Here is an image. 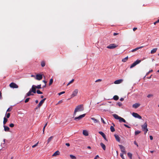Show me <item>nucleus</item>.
Instances as JSON below:
<instances>
[{
    "label": "nucleus",
    "mask_w": 159,
    "mask_h": 159,
    "mask_svg": "<svg viewBox=\"0 0 159 159\" xmlns=\"http://www.w3.org/2000/svg\"><path fill=\"white\" fill-rule=\"evenodd\" d=\"M84 110V107L83 105L81 104L78 105L76 107L74 113L73 114V116H75L76 115L77 112L82 111Z\"/></svg>",
    "instance_id": "nucleus-1"
},
{
    "label": "nucleus",
    "mask_w": 159,
    "mask_h": 159,
    "mask_svg": "<svg viewBox=\"0 0 159 159\" xmlns=\"http://www.w3.org/2000/svg\"><path fill=\"white\" fill-rule=\"evenodd\" d=\"M113 116L115 119H117V120H119V121L120 122H122L124 123H126V121L125 119H124V118H122V117L119 116L117 114H113Z\"/></svg>",
    "instance_id": "nucleus-2"
},
{
    "label": "nucleus",
    "mask_w": 159,
    "mask_h": 159,
    "mask_svg": "<svg viewBox=\"0 0 159 159\" xmlns=\"http://www.w3.org/2000/svg\"><path fill=\"white\" fill-rule=\"evenodd\" d=\"M142 130L144 132V134L148 131V129L147 128V124L146 122L144 124L141 126Z\"/></svg>",
    "instance_id": "nucleus-3"
},
{
    "label": "nucleus",
    "mask_w": 159,
    "mask_h": 159,
    "mask_svg": "<svg viewBox=\"0 0 159 159\" xmlns=\"http://www.w3.org/2000/svg\"><path fill=\"white\" fill-rule=\"evenodd\" d=\"M118 45L114 43L111 44L108 46L107 48L108 49H112L117 47Z\"/></svg>",
    "instance_id": "nucleus-4"
},
{
    "label": "nucleus",
    "mask_w": 159,
    "mask_h": 159,
    "mask_svg": "<svg viewBox=\"0 0 159 159\" xmlns=\"http://www.w3.org/2000/svg\"><path fill=\"white\" fill-rule=\"evenodd\" d=\"M141 61V60H137L134 62L132 64H131V66L130 67V68H132L133 67H134L137 65Z\"/></svg>",
    "instance_id": "nucleus-5"
},
{
    "label": "nucleus",
    "mask_w": 159,
    "mask_h": 159,
    "mask_svg": "<svg viewBox=\"0 0 159 159\" xmlns=\"http://www.w3.org/2000/svg\"><path fill=\"white\" fill-rule=\"evenodd\" d=\"M85 114H84L82 115H80L78 117H75L74 119V120L77 121L81 119L82 118L84 117L85 116Z\"/></svg>",
    "instance_id": "nucleus-6"
},
{
    "label": "nucleus",
    "mask_w": 159,
    "mask_h": 159,
    "mask_svg": "<svg viewBox=\"0 0 159 159\" xmlns=\"http://www.w3.org/2000/svg\"><path fill=\"white\" fill-rule=\"evenodd\" d=\"M78 92V89H75L72 93V94L71 95V98H73L77 95Z\"/></svg>",
    "instance_id": "nucleus-7"
},
{
    "label": "nucleus",
    "mask_w": 159,
    "mask_h": 159,
    "mask_svg": "<svg viewBox=\"0 0 159 159\" xmlns=\"http://www.w3.org/2000/svg\"><path fill=\"white\" fill-rule=\"evenodd\" d=\"M10 87L12 88H18V86L15 83H11L9 85Z\"/></svg>",
    "instance_id": "nucleus-8"
},
{
    "label": "nucleus",
    "mask_w": 159,
    "mask_h": 159,
    "mask_svg": "<svg viewBox=\"0 0 159 159\" xmlns=\"http://www.w3.org/2000/svg\"><path fill=\"white\" fill-rule=\"evenodd\" d=\"M132 115L135 118H137L140 119H142L141 116L137 113L133 112L132 114Z\"/></svg>",
    "instance_id": "nucleus-9"
},
{
    "label": "nucleus",
    "mask_w": 159,
    "mask_h": 159,
    "mask_svg": "<svg viewBox=\"0 0 159 159\" xmlns=\"http://www.w3.org/2000/svg\"><path fill=\"white\" fill-rule=\"evenodd\" d=\"M43 78L42 75L40 74H37L36 75L35 79L38 80H41Z\"/></svg>",
    "instance_id": "nucleus-10"
},
{
    "label": "nucleus",
    "mask_w": 159,
    "mask_h": 159,
    "mask_svg": "<svg viewBox=\"0 0 159 159\" xmlns=\"http://www.w3.org/2000/svg\"><path fill=\"white\" fill-rule=\"evenodd\" d=\"M119 146L121 150V151L123 153L125 154V148L122 145H119Z\"/></svg>",
    "instance_id": "nucleus-11"
},
{
    "label": "nucleus",
    "mask_w": 159,
    "mask_h": 159,
    "mask_svg": "<svg viewBox=\"0 0 159 159\" xmlns=\"http://www.w3.org/2000/svg\"><path fill=\"white\" fill-rule=\"evenodd\" d=\"M46 100V98H44L41 100L38 105V107H40Z\"/></svg>",
    "instance_id": "nucleus-12"
},
{
    "label": "nucleus",
    "mask_w": 159,
    "mask_h": 159,
    "mask_svg": "<svg viewBox=\"0 0 159 159\" xmlns=\"http://www.w3.org/2000/svg\"><path fill=\"white\" fill-rule=\"evenodd\" d=\"M98 133L102 136V137L105 140H106V141H107V139L106 138V135L102 132L99 131L98 132Z\"/></svg>",
    "instance_id": "nucleus-13"
},
{
    "label": "nucleus",
    "mask_w": 159,
    "mask_h": 159,
    "mask_svg": "<svg viewBox=\"0 0 159 159\" xmlns=\"http://www.w3.org/2000/svg\"><path fill=\"white\" fill-rule=\"evenodd\" d=\"M36 88L35 87V85H33L32 86L31 89V92L34 93H36Z\"/></svg>",
    "instance_id": "nucleus-14"
},
{
    "label": "nucleus",
    "mask_w": 159,
    "mask_h": 159,
    "mask_svg": "<svg viewBox=\"0 0 159 159\" xmlns=\"http://www.w3.org/2000/svg\"><path fill=\"white\" fill-rule=\"evenodd\" d=\"M140 105V104L139 103H135L133 105L132 107L133 108L136 109L139 107Z\"/></svg>",
    "instance_id": "nucleus-15"
},
{
    "label": "nucleus",
    "mask_w": 159,
    "mask_h": 159,
    "mask_svg": "<svg viewBox=\"0 0 159 159\" xmlns=\"http://www.w3.org/2000/svg\"><path fill=\"white\" fill-rule=\"evenodd\" d=\"M123 81L122 79H119L116 80L114 82V83L116 84H118L121 83Z\"/></svg>",
    "instance_id": "nucleus-16"
},
{
    "label": "nucleus",
    "mask_w": 159,
    "mask_h": 159,
    "mask_svg": "<svg viewBox=\"0 0 159 159\" xmlns=\"http://www.w3.org/2000/svg\"><path fill=\"white\" fill-rule=\"evenodd\" d=\"M114 136H115V137L116 140L118 142H120V137H119V136L118 135H117L116 134H114Z\"/></svg>",
    "instance_id": "nucleus-17"
},
{
    "label": "nucleus",
    "mask_w": 159,
    "mask_h": 159,
    "mask_svg": "<svg viewBox=\"0 0 159 159\" xmlns=\"http://www.w3.org/2000/svg\"><path fill=\"white\" fill-rule=\"evenodd\" d=\"M31 92H32L31 91V89H30L29 91L26 93V95L25 97H27V96H29L30 95H33V94H31Z\"/></svg>",
    "instance_id": "nucleus-18"
},
{
    "label": "nucleus",
    "mask_w": 159,
    "mask_h": 159,
    "mask_svg": "<svg viewBox=\"0 0 159 159\" xmlns=\"http://www.w3.org/2000/svg\"><path fill=\"white\" fill-rule=\"evenodd\" d=\"M3 126L4 128V130L5 131L7 132L9 131L10 128L8 127L5 125H3Z\"/></svg>",
    "instance_id": "nucleus-19"
},
{
    "label": "nucleus",
    "mask_w": 159,
    "mask_h": 159,
    "mask_svg": "<svg viewBox=\"0 0 159 159\" xmlns=\"http://www.w3.org/2000/svg\"><path fill=\"white\" fill-rule=\"evenodd\" d=\"M83 134L84 135H85V136H87L89 135L88 132L86 130H83Z\"/></svg>",
    "instance_id": "nucleus-20"
},
{
    "label": "nucleus",
    "mask_w": 159,
    "mask_h": 159,
    "mask_svg": "<svg viewBox=\"0 0 159 159\" xmlns=\"http://www.w3.org/2000/svg\"><path fill=\"white\" fill-rule=\"evenodd\" d=\"M143 46H141V47L136 48H135L134 49H132L131 51V52H134V51H137V50L143 48Z\"/></svg>",
    "instance_id": "nucleus-21"
},
{
    "label": "nucleus",
    "mask_w": 159,
    "mask_h": 159,
    "mask_svg": "<svg viewBox=\"0 0 159 159\" xmlns=\"http://www.w3.org/2000/svg\"><path fill=\"white\" fill-rule=\"evenodd\" d=\"M60 152L58 151H56L52 155V156H56L57 155H59Z\"/></svg>",
    "instance_id": "nucleus-22"
},
{
    "label": "nucleus",
    "mask_w": 159,
    "mask_h": 159,
    "mask_svg": "<svg viewBox=\"0 0 159 159\" xmlns=\"http://www.w3.org/2000/svg\"><path fill=\"white\" fill-rule=\"evenodd\" d=\"M100 145L101 146V147L103 148V149L104 150H106V146H105V145L102 143H100Z\"/></svg>",
    "instance_id": "nucleus-23"
},
{
    "label": "nucleus",
    "mask_w": 159,
    "mask_h": 159,
    "mask_svg": "<svg viewBox=\"0 0 159 159\" xmlns=\"http://www.w3.org/2000/svg\"><path fill=\"white\" fill-rule=\"evenodd\" d=\"M53 138V136H51L47 140V144H48L50 141H52Z\"/></svg>",
    "instance_id": "nucleus-24"
},
{
    "label": "nucleus",
    "mask_w": 159,
    "mask_h": 159,
    "mask_svg": "<svg viewBox=\"0 0 159 159\" xmlns=\"http://www.w3.org/2000/svg\"><path fill=\"white\" fill-rule=\"evenodd\" d=\"M157 48H153L152 50L151 51V54H153L154 53L156 52L157 50Z\"/></svg>",
    "instance_id": "nucleus-25"
},
{
    "label": "nucleus",
    "mask_w": 159,
    "mask_h": 159,
    "mask_svg": "<svg viewBox=\"0 0 159 159\" xmlns=\"http://www.w3.org/2000/svg\"><path fill=\"white\" fill-rule=\"evenodd\" d=\"M7 120H8L7 119V118H6L5 117L4 118V119H3V125H5V124H6V123L7 122Z\"/></svg>",
    "instance_id": "nucleus-26"
},
{
    "label": "nucleus",
    "mask_w": 159,
    "mask_h": 159,
    "mask_svg": "<svg viewBox=\"0 0 159 159\" xmlns=\"http://www.w3.org/2000/svg\"><path fill=\"white\" fill-rule=\"evenodd\" d=\"M91 119L92 120H93L94 123H97L99 122L98 120L95 119V118L93 117L91 118Z\"/></svg>",
    "instance_id": "nucleus-27"
},
{
    "label": "nucleus",
    "mask_w": 159,
    "mask_h": 159,
    "mask_svg": "<svg viewBox=\"0 0 159 159\" xmlns=\"http://www.w3.org/2000/svg\"><path fill=\"white\" fill-rule=\"evenodd\" d=\"M127 155L128 157L130 158V159H132V153L130 152H128L127 153Z\"/></svg>",
    "instance_id": "nucleus-28"
},
{
    "label": "nucleus",
    "mask_w": 159,
    "mask_h": 159,
    "mask_svg": "<svg viewBox=\"0 0 159 159\" xmlns=\"http://www.w3.org/2000/svg\"><path fill=\"white\" fill-rule=\"evenodd\" d=\"M113 98L114 100L116 101L118 99L119 97L117 95H115L114 96Z\"/></svg>",
    "instance_id": "nucleus-29"
},
{
    "label": "nucleus",
    "mask_w": 159,
    "mask_h": 159,
    "mask_svg": "<svg viewBox=\"0 0 159 159\" xmlns=\"http://www.w3.org/2000/svg\"><path fill=\"white\" fill-rule=\"evenodd\" d=\"M128 58V56L126 57L125 58L123 59L122 60V61H123V62H125L127 61Z\"/></svg>",
    "instance_id": "nucleus-30"
},
{
    "label": "nucleus",
    "mask_w": 159,
    "mask_h": 159,
    "mask_svg": "<svg viewBox=\"0 0 159 159\" xmlns=\"http://www.w3.org/2000/svg\"><path fill=\"white\" fill-rule=\"evenodd\" d=\"M110 129H111V131L112 132H114L115 131V128H114V127L112 126H111V127H110Z\"/></svg>",
    "instance_id": "nucleus-31"
},
{
    "label": "nucleus",
    "mask_w": 159,
    "mask_h": 159,
    "mask_svg": "<svg viewBox=\"0 0 159 159\" xmlns=\"http://www.w3.org/2000/svg\"><path fill=\"white\" fill-rule=\"evenodd\" d=\"M45 63L44 61H42L41 62V66L43 67H44L45 66Z\"/></svg>",
    "instance_id": "nucleus-32"
},
{
    "label": "nucleus",
    "mask_w": 159,
    "mask_h": 159,
    "mask_svg": "<svg viewBox=\"0 0 159 159\" xmlns=\"http://www.w3.org/2000/svg\"><path fill=\"white\" fill-rule=\"evenodd\" d=\"M53 82V80L52 78L50 80V81H49V85H51L52 84Z\"/></svg>",
    "instance_id": "nucleus-33"
},
{
    "label": "nucleus",
    "mask_w": 159,
    "mask_h": 159,
    "mask_svg": "<svg viewBox=\"0 0 159 159\" xmlns=\"http://www.w3.org/2000/svg\"><path fill=\"white\" fill-rule=\"evenodd\" d=\"M70 157L72 159H76V157L75 156H74L72 155H70Z\"/></svg>",
    "instance_id": "nucleus-34"
},
{
    "label": "nucleus",
    "mask_w": 159,
    "mask_h": 159,
    "mask_svg": "<svg viewBox=\"0 0 159 159\" xmlns=\"http://www.w3.org/2000/svg\"><path fill=\"white\" fill-rule=\"evenodd\" d=\"M35 87L36 88L38 89H40L41 88V84L38 85L37 86H35Z\"/></svg>",
    "instance_id": "nucleus-35"
},
{
    "label": "nucleus",
    "mask_w": 159,
    "mask_h": 159,
    "mask_svg": "<svg viewBox=\"0 0 159 159\" xmlns=\"http://www.w3.org/2000/svg\"><path fill=\"white\" fill-rule=\"evenodd\" d=\"M140 132H141L140 131H139V130L136 131L135 132V135H137L139 134L140 133Z\"/></svg>",
    "instance_id": "nucleus-36"
},
{
    "label": "nucleus",
    "mask_w": 159,
    "mask_h": 159,
    "mask_svg": "<svg viewBox=\"0 0 159 159\" xmlns=\"http://www.w3.org/2000/svg\"><path fill=\"white\" fill-rule=\"evenodd\" d=\"M37 93L38 94H42L43 93L41 92L39 90H38L36 91Z\"/></svg>",
    "instance_id": "nucleus-37"
},
{
    "label": "nucleus",
    "mask_w": 159,
    "mask_h": 159,
    "mask_svg": "<svg viewBox=\"0 0 159 159\" xmlns=\"http://www.w3.org/2000/svg\"><path fill=\"white\" fill-rule=\"evenodd\" d=\"M39 143V142H38L36 144H35L33 145L32 146V147L33 148H34L35 147H36L38 145V144Z\"/></svg>",
    "instance_id": "nucleus-38"
},
{
    "label": "nucleus",
    "mask_w": 159,
    "mask_h": 159,
    "mask_svg": "<svg viewBox=\"0 0 159 159\" xmlns=\"http://www.w3.org/2000/svg\"><path fill=\"white\" fill-rule=\"evenodd\" d=\"M30 99V98H26V99L25 100V103H27V102L29 101V100Z\"/></svg>",
    "instance_id": "nucleus-39"
},
{
    "label": "nucleus",
    "mask_w": 159,
    "mask_h": 159,
    "mask_svg": "<svg viewBox=\"0 0 159 159\" xmlns=\"http://www.w3.org/2000/svg\"><path fill=\"white\" fill-rule=\"evenodd\" d=\"M65 93V92L62 91V92H60L59 93H58V94L59 95H60L63 94H64Z\"/></svg>",
    "instance_id": "nucleus-40"
},
{
    "label": "nucleus",
    "mask_w": 159,
    "mask_h": 159,
    "mask_svg": "<svg viewBox=\"0 0 159 159\" xmlns=\"http://www.w3.org/2000/svg\"><path fill=\"white\" fill-rule=\"evenodd\" d=\"M117 104L120 107L122 105V103L120 102H118L117 103Z\"/></svg>",
    "instance_id": "nucleus-41"
},
{
    "label": "nucleus",
    "mask_w": 159,
    "mask_h": 159,
    "mask_svg": "<svg viewBox=\"0 0 159 159\" xmlns=\"http://www.w3.org/2000/svg\"><path fill=\"white\" fill-rule=\"evenodd\" d=\"M14 124L13 123H11L9 125V126L11 127L12 128L14 126Z\"/></svg>",
    "instance_id": "nucleus-42"
},
{
    "label": "nucleus",
    "mask_w": 159,
    "mask_h": 159,
    "mask_svg": "<svg viewBox=\"0 0 159 159\" xmlns=\"http://www.w3.org/2000/svg\"><path fill=\"white\" fill-rule=\"evenodd\" d=\"M124 153H121L120 154V156L123 159H124V156H123V154Z\"/></svg>",
    "instance_id": "nucleus-43"
},
{
    "label": "nucleus",
    "mask_w": 159,
    "mask_h": 159,
    "mask_svg": "<svg viewBox=\"0 0 159 159\" xmlns=\"http://www.w3.org/2000/svg\"><path fill=\"white\" fill-rule=\"evenodd\" d=\"M153 96V95L152 94H148L147 96V97L148 98H149L151 97H152Z\"/></svg>",
    "instance_id": "nucleus-44"
},
{
    "label": "nucleus",
    "mask_w": 159,
    "mask_h": 159,
    "mask_svg": "<svg viewBox=\"0 0 159 159\" xmlns=\"http://www.w3.org/2000/svg\"><path fill=\"white\" fill-rule=\"evenodd\" d=\"M10 116V113H8L7 114V118H9Z\"/></svg>",
    "instance_id": "nucleus-45"
},
{
    "label": "nucleus",
    "mask_w": 159,
    "mask_h": 159,
    "mask_svg": "<svg viewBox=\"0 0 159 159\" xmlns=\"http://www.w3.org/2000/svg\"><path fill=\"white\" fill-rule=\"evenodd\" d=\"M158 22H159V19H158L157 21H156V22H155L154 23V25H155Z\"/></svg>",
    "instance_id": "nucleus-46"
},
{
    "label": "nucleus",
    "mask_w": 159,
    "mask_h": 159,
    "mask_svg": "<svg viewBox=\"0 0 159 159\" xmlns=\"http://www.w3.org/2000/svg\"><path fill=\"white\" fill-rule=\"evenodd\" d=\"M124 125L125 126V127H127L128 128H130V126H128V125H127L126 124H124Z\"/></svg>",
    "instance_id": "nucleus-47"
},
{
    "label": "nucleus",
    "mask_w": 159,
    "mask_h": 159,
    "mask_svg": "<svg viewBox=\"0 0 159 159\" xmlns=\"http://www.w3.org/2000/svg\"><path fill=\"white\" fill-rule=\"evenodd\" d=\"M62 100H60V101H59L57 103V104H56V105H58L59 104H60L61 103H62Z\"/></svg>",
    "instance_id": "nucleus-48"
},
{
    "label": "nucleus",
    "mask_w": 159,
    "mask_h": 159,
    "mask_svg": "<svg viewBox=\"0 0 159 159\" xmlns=\"http://www.w3.org/2000/svg\"><path fill=\"white\" fill-rule=\"evenodd\" d=\"M12 108H9L7 110V111H10L11 110Z\"/></svg>",
    "instance_id": "nucleus-49"
},
{
    "label": "nucleus",
    "mask_w": 159,
    "mask_h": 159,
    "mask_svg": "<svg viewBox=\"0 0 159 159\" xmlns=\"http://www.w3.org/2000/svg\"><path fill=\"white\" fill-rule=\"evenodd\" d=\"M101 120L102 121L103 123V124L106 123L104 121V120L103 119L102 117H101Z\"/></svg>",
    "instance_id": "nucleus-50"
},
{
    "label": "nucleus",
    "mask_w": 159,
    "mask_h": 159,
    "mask_svg": "<svg viewBox=\"0 0 159 159\" xmlns=\"http://www.w3.org/2000/svg\"><path fill=\"white\" fill-rule=\"evenodd\" d=\"M153 71V70H150L149 71L148 73H147L146 74V75H148V74H149L150 72H152Z\"/></svg>",
    "instance_id": "nucleus-51"
},
{
    "label": "nucleus",
    "mask_w": 159,
    "mask_h": 159,
    "mask_svg": "<svg viewBox=\"0 0 159 159\" xmlns=\"http://www.w3.org/2000/svg\"><path fill=\"white\" fill-rule=\"evenodd\" d=\"M2 98V93L0 91V99H1Z\"/></svg>",
    "instance_id": "nucleus-52"
},
{
    "label": "nucleus",
    "mask_w": 159,
    "mask_h": 159,
    "mask_svg": "<svg viewBox=\"0 0 159 159\" xmlns=\"http://www.w3.org/2000/svg\"><path fill=\"white\" fill-rule=\"evenodd\" d=\"M99 157V156L98 155H97L94 157V159H97V158H98Z\"/></svg>",
    "instance_id": "nucleus-53"
},
{
    "label": "nucleus",
    "mask_w": 159,
    "mask_h": 159,
    "mask_svg": "<svg viewBox=\"0 0 159 159\" xmlns=\"http://www.w3.org/2000/svg\"><path fill=\"white\" fill-rule=\"evenodd\" d=\"M150 140H152L153 139V137L152 135H150L149 136Z\"/></svg>",
    "instance_id": "nucleus-54"
},
{
    "label": "nucleus",
    "mask_w": 159,
    "mask_h": 159,
    "mask_svg": "<svg viewBox=\"0 0 159 159\" xmlns=\"http://www.w3.org/2000/svg\"><path fill=\"white\" fill-rule=\"evenodd\" d=\"M74 81V79H72V80L71 81H70L69 82V83H72Z\"/></svg>",
    "instance_id": "nucleus-55"
},
{
    "label": "nucleus",
    "mask_w": 159,
    "mask_h": 159,
    "mask_svg": "<svg viewBox=\"0 0 159 159\" xmlns=\"http://www.w3.org/2000/svg\"><path fill=\"white\" fill-rule=\"evenodd\" d=\"M66 145L67 147H69L70 146V144L69 143H66Z\"/></svg>",
    "instance_id": "nucleus-56"
},
{
    "label": "nucleus",
    "mask_w": 159,
    "mask_h": 159,
    "mask_svg": "<svg viewBox=\"0 0 159 159\" xmlns=\"http://www.w3.org/2000/svg\"><path fill=\"white\" fill-rule=\"evenodd\" d=\"M134 144L136 145L137 147L138 146V144L135 141L134 142Z\"/></svg>",
    "instance_id": "nucleus-57"
},
{
    "label": "nucleus",
    "mask_w": 159,
    "mask_h": 159,
    "mask_svg": "<svg viewBox=\"0 0 159 159\" xmlns=\"http://www.w3.org/2000/svg\"><path fill=\"white\" fill-rule=\"evenodd\" d=\"M118 34V33H114V34H113V35H114V36H116V35H117Z\"/></svg>",
    "instance_id": "nucleus-58"
},
{
    "label": "nucleus",
    "mask_w": 159,
    "mask_h": 159,
    "mask_svg": "<svg viewBox=\"0 0 159 159\" xmlns=\"http://www.w3.org/2000/svg\"><path fill=\"white\" fill-rule=\"evenodd\" d=\"M101 79H98L97 80H96V81H95V82H98V81H101Z\"/></svg>",
    "instance_id": "nucleus-59"
},
{
    "label": "nucleus",
    "mask_w": 159,
    "mask_h": 159,
    "mask_svg": "<svg viewBox=\"0 0 159 159\" xmlns=\"http://www.w3.org/2000/svg\"><path fill=\"white\" fill-rule=\"evenodd\" d=\"M124 100V98H121L120 99V100L121 101H123V100Z\"/></svg>",
    "instance_id": "nucleus-60"
},
{
    "label": "nucleus",
    "mask_w": 159,
    "mask_h": 159,
    "mask_svg": "<svg viewBox=\"0 0 159 159\" xmlns=\"http://www.w3.org/2000/svg\"><path fill=\"white\" fill-rule=\"evenodd\" d=\"M137 29V28L136 27H134L133 29V30L134 31H135V30H136Z\"/></svg>",
    "instance_id": "nucleus-61"
},
{
    "label": "nucleus",
    "mask_w": 159,
    "mask_h": 159,
    "mask_svg": "<svg viewBox=\"0 0 159 159\" xmlns=\"http://www.w3.org/2000/svg\"><path fill=\"white\" fill-rule=\"evenodd\" d=\"M43 81L45 84H46V83H47V81H46L45 80H43Z\"/></svg>",
    "instance_id": "nucleus-62"
},
{
    "label": "nucleus",
    "mask_w": 159,
    "mask_h": 159,
    "mask_svg": "<svg viewBox=\"0 0 159 159\" xmlns=\"http://www.w3.org/2000/svg\"><path fill=\"white\" fill-rule=\"evenodd\" d=\"M40 107H38V106H37V107H36L35 108V110H37V109H38V108H39Z\"/></svg>",
    "instance_id": "nucleus-63"
},
{
    "label": "nucleus",
    "mask_w": 159,
    "mask_h": 159,
    "mask_svg": "<svg viewBox=\"0 0 159 159\" xmlns=\"http://www.w3.org/2000/svg\"><path fill=\"white\" fill-rule=\"evenodd\" d=\"M5 140H6V139H3V144H4L5 143Z\"/></svg>",
    "instance_id": "nucleus-64"
}]
</instances>
